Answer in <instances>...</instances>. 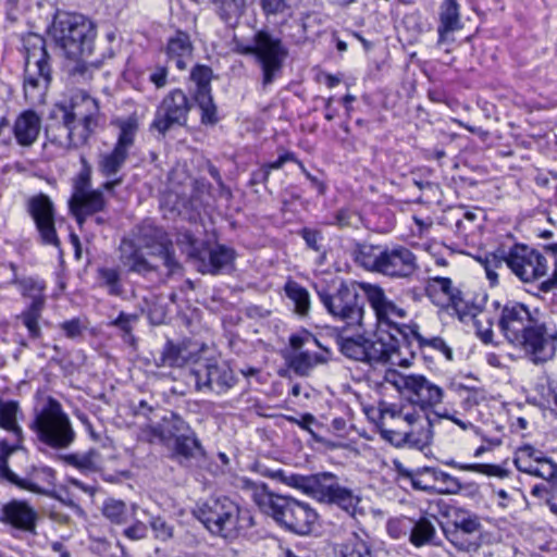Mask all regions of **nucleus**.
<instances>
[{
    "instance_id": "nucleus-1",
    "label": "nucleus",
    "mask_w": 557,
    "mask_h": 557,
    "mask_svg": "<svg viewBox=\"0 0 557 557\" xmlns=\"http://www.w3.org/2000/svg\"><path fill=\"white\" fill-rule=\"evenodd\" d=\"M401 338H398L394 333H379L375 341H364L363 338L345 339L342 343V354L351 360L375 364L386 363L398 357V364L401 367L410 366L407 356L413 358L416 350L413 349L414 343L418 349L431 347L435 350L443 352L447 360H453V350L440 336L425 338L419 333L418 324L413 323L411 326L401 329ZM401 333V331H399Z\"/></svg>"
},
{
    "instance_id": "nucleus-2",
    "label": "nucleus",
    "mask_w": 557,
    "mask_h": 557,
    "mask_svg": "<svg viewBox=\"0 0 557 557\" xmlns=\"http://www.w3.org/2000/svg\"><path fill=\"white\" fill-rule=\"evenodd\" d=\"M498 326L506 339L523 350L533 363H545L554 359L557 329L540 321L525 305L506 302L500 311Z\"/></svg>"
},
{
    "instance_id": "nucleus-3",
    "label": "nucleus",
    "mask_w": 557,
    "mask_h": 557,
    "mask_svg": "<svg viewBox=\"0 0 557 557\" xmlns=\"http://www.w3.org/2000/svg\"><path fill=\"white\" fill-rule=\"evenodd\" d=\"M57 116L65 123L62 134H54L51 126L48 129V140L62 148H78L87 144L90 135L98 125V101L87 94L73 97L71 103L57 104Z\"/></svg>"
},
{
    "instance_id": "nucleus-4",
    "label": "nucleus",
    "mask_w": 557,
    "mask_h": 557,
    "mask_svg": "<svg viewBox=\"0 0 557 557\" xmlns=\"http://www.w3.org/2000/svg\"><path fill=\"white\" fill-rule=\"evenodd\" d=\"M194 513L212 534L225 539H234L253 524L249 511L224 495H212L197 503Z\"/></svg>"
},
{
    "instance_id": "nucleus-5",
    "label": "nucleus",
    "mask_w": 557,
    "mask_h": 557,
    "mask_svg": "<svg viewBox=\"0 0 557 557\" xmlns=\"http://www.w3.org/2000/svg\"><path fill=\"white\" fill-rule=\"evenodd\" d=\"M49 33L67 58H88L92 54L97 30L87 16L57 11Z\"/></svg>"
},
{
    "instance_id": "nucleus-6",
    "label": "nucleus",
    "mask_w": 557,
    "mask_h": 557,
    "mask_svg": "<svg viewBox=\"0 0 557 557\" xmlns=\"http://www.w3.org/2000/svg\"><path fill=\"white\" fill-rule=\"evenodd\" d=\"M234 51L246 57H253L261 71V89L265 91L283 75L288 48L283 40L268 30L253 34L250 44L235 41Z\"/></svg>"
},
{
    "instance_id": "nucleus-7",
    "label": "nucleus",
    "mask_w": 557,
    "mask_h": 557,
    "mask_svg": "<svg viewBox=\"0 0 557 557\" xmlns=\"http://www.w3.org/2000/svg\"><path fill=\"white\" fill-rule=\"evenodd\" d=\"M252 497L262 512L296 534H308L317 519L308 505L270 490H253Z\"/></svg>"
},
{
    "instance_id": "nucleus-8",
    "label": "nucleus",
    "mask_w": 557,
    "mask_h": 557,
    "mask_svg": "<svg viewBox=\"0 0 557 557\" xmlns=\"http://www.w3.org/2000/svg\"><path fill=\"white\" fill-rule=\"evenodd\" d=\"M30 428L42 444L54 449L67 448L76 436L61 404L51 397L36 412Z\"/></svg>"
},
{
    "instance_id": "nucleus-9",
    "label": "nucleus",
    "mask_w": 557,
    "mask_h": 557,
    "mask_svg": "<svg viewBox=\"0 0 557 557\" xmlns=\"http://www.w3.org/2000/svg\"><path fill=\"white\" fill-rule=\"evenodd\" d=\"M314 288L326 311L335 319L347 325L362 326L367 297L366 294H359L354 284L342 281L333 289L324 284H315Z\"/></svg>"
},
{
    "instance_id": "nucleus-10",
    "label": "nucleus",
    "mask_w": 557,
    "mask_h": 557,
    "mask_svg": "<svg viewBox=\"0 0 557 557\" xmlns=\"http://www.w3.org/2000/svg\"><path fill=\"white\" fill-rule=\"evenodd\" d=\"M25 49L24 95L27 101L40 103L52 81L51 57L42 37H35Z\"/></svg>"
},
{
    "instance_id": "nucleus-11",
    "label": "nucleus",
    "mask_w": 557,
    "mask_h": 557,
    "mask_svg": "<svg viewBox=\"0 0 557 557\" xmlns=\"http://www.w3.org/2000/svg\"><path fill=\"white\" fill-rule=\"evenodd\" d=\"M360 286L363 293L366 294L367 301L370 304L371 308L375 312L379 329L371 336H366L364 334H356L352 336L345 335L344 333L338 334V336L336 337V343L338 345L341 352L342 343L345 339L363 338L364 341H375L379 333L382 332H392L395 335H397L398 338H401L403 332L400 333V330L398 329L411 326V324H399L393 321V318H405L406 311L405 309L398 307L393 300L388 299L384 289L381 286L370 283H362Z\"/></svg>"
},
{
    "instance_id": "nucleus-12",
    "label": "nucleus",
    "mask_w": 557,
    "mask_h": 557,
    "mask_svg": "<svg viewBox=\"0 0 557 557\" xmlns=\"http://www.w3.org/2000/svg\"><path fill=\"white\" fill-rule=\"evenodd\" d=\"M81 170L73 178L69 208L82 228L87 218L106 209L107 200L101 189H91L92 168L85 156H81Z\"/></svg>"
},
{
    "instance_id": "nucleus-13",
    "label": "nucleus",
    "mask_w": 557,
    "mask_h": 557,
    "mask_svg": "<svg viewBox=\"0 0 557 557\" xmlns=\"http://www.w3.org/2000/svg\"><path fill=\"white\" fill-rule=\"evenodd\" d=\"M445 539L459 553L475 552L480 541L490 539V530L482 524L481 518L470 511L458 509L451 520L442 524Z\"/></svg>"
},
{
    "instance_id": "nucleus-14",
    "label": "nucleus",
    "mask_w": 557,
    "mask_h": 557,
    "mask_svg": "<svg viewBox=\"0 0 557 557\" xmlns=\"http://www.w3.org/2000/svg\"><path fill=\"white\" fill-rule=\"evenodd\" d=\"M119 127V136L113 149L99 156L98 170L104 177H114L125 165L129 150L135 144V137L139 125L136 116H128L115 123Z\"/></svg>"
},
{
    "instance_id": "nucleus-15",
    "label": "nucleus",
    "mask_w": 557,
    "mask_h": 557,
    "mask_svg": "<svg viewBox=\"0 0 557 557\" xmlns=\"http://www.w3.org/2000/svg\"><path fill=\"white\" fill-rule=\"evenodd\" d=\"M129 240L146 249L150 256L161 258L169 271L174 272L178 269L180 264L175 259L173 242L163 227L157 226L151 221H144L133 232V237Z\"/></svg>"
},
{
    "instance_id": "nucleus-16",
    "label": "nucleus",
    "mask_w": 557,
    "mask_h": 557,
    "mask_svg": "<svg viewBox=\"0 0 557 557\" xmlns=\"http://www.w3.org/2000/svg\"><path fill=\"white\" fill-rule=\"evenodd\" d=\"M507 268L523 283H533L548 271L546 258L523 244H516L508 249Z\"/></svg>"
},
{
    "instance_id": "nucleus-17",
    "label": "nucleus",
    "mask_w": 557,
    "mask_h": 557,
    "mask_svg": "<svg viewBox=\"0 0 557 557\" xmlns=\"http://www.w3.org/2000/svg\"><path fill=\"white\" fill-rule=\"evenodd\" d=\"M191 109V103L182 89H173L161 101L156 110L151 129L162 136L175 126H184Z\"/></svg>"
},
{
    "instance_id": "nucleus-18",
    "label": "nucleus",
    "mask_w": 557,
    "mask_h": 557,
    "mask_svg": "<svg viewBox=\"0 0 557 557\" xmlns=\"http://www.w3.org/2000/svg\"><path fill=\"white\" fill-rule=\"evenodd\" d=\"M197 389L223 394L236 384L233 370L225 361L207 360L191 370Z\"/></svg>"
},
{
    "instance_id": "nucleus-19",
    "label": "nucleus",
    "mask_w": 557,
    "mask_h": 557,
    "mask_svg": "<svg viewBox=\"0 0 557 557\" xmlns=\"http://www.w3.org/2000/svg\"><path fill=\"white\" fill-rule=\"evenodd\" d=\"M38 511L26 500L12 499L0 505V522L17 532L37 534Z\"/></svg>"
},
{
    "instance_id": "nucleus-20",
    "label": "nucleus",
    "mask_w": 557,
    "mask_h": 557,
    "mask_svg": "<svg viewBox=\"0 0 557 557\" xmlns=\"http://www.w3.org/2000/svg\"><path fill=\"white\" fill-rule=\"evenodd\" d=\"M418 270L417 257L405 246H385L379 274L393 278L410 277Z\"/></svg>"
},
{
    "instance_id": "nucleus-21",
    "label": "nucleus",
    "mask_w": 557,
    "mask_h": 557,
    "mask_svg": "<svg viewBox=\"0 0 557 557\" xmlns=\"http://www.w3.org/2000/svg\"><path fill=\"white\" fill-rule=\"evenodd\" d=\"M28 211L35 221L42 244L60 247L61 242L54 226V208L48 196L40 195L29 200Z\"/></svg>"
},
{
    "instance_id": "nucleus-22",
    "label": "nucleus",
    "mask_w": 557,
    "mask_h": 557,
    "mask_svg": "<svg viewBox=\"0 0 557 557\" xmlns=\"http://www.w3.org/2000/svg\"><path fill=\"white\" fill-rule=\"evenodd\" d=\"M190 431L193 430L188 423L177 413L171 411L161 419V422L149 426L147 434L150 443L158 441L162 445L169 446L172 441H176Z\"/></svg>"
},
{
    "instance_id": "nucleus-23",
    "label": "nucleus",
    "mask_w": 557,
    "mask_h": 557,
    "mask_svg": "<svg viewBox=\"0 0 557 557\" xmlns=\"http://www.w3.org/2000/svg\"><path fill=\"white\" fill-rule=\"evenodd\" d=\"M26 288L29 290L37 292L32 296V302L27 306L25 310L18 315V319L22 321L23 325L27 329L28 335L32 338H39L41 336V330L38 324L39 319L41 318L42 310L45 308V296L44 289L45 284L42 282H35L29 280L26 283Z\"/></svg>"
},
{
    "instance_id": "nucleus-24",
    "label": "nucleus",
    "mask_w": 557,
    "mask_h": 557,
    "mask_svg": "<svg viewBox=\"0 0 557 557\" xmlns=\"http://www.w3.org/2000/svg\"><path fill=\"white\" fill-rule=\"evenodd\" d=\"M425 290L430 297H433L437 292L443 293L447 298V305L457 312L460 319L467 315H475V313L472 312L474 308L469 307L468 302L462 297V293L453 286V281L449 277L435 276L430 278Z\"/></svg>"
},
{
    "instance_id": "nucleus-25",
    "label": "nucleus",
    "mask_w": 557,
    "mask_h": 557,
    "mask_svg": "<svg viewBox=\"0 0 557 557\" xmlns=\"http://www.w3.org/2000/svg\"><path fill=\"white\" fill-rule=\"evenodd\" d=\"M443 397L444 391L442 387L428 380L424 375H414L408 394V399L412 405L425 411L441 404Z\"/></svg>"
},
{
    "instance_id": "nucleus-26",
    "label": "nucleus",
    "mask_w": 557,
    "mask_h": 557,
    "mask_svg": "<svg viewBox=\"0 0 557 557\" xmlns=\"http://www.w3.org/2000/svg\"><path fill=\"white\" fill-rule=\"evenodd\" d=\"M263 474L290 487H341L336 475L332 472H319L308 476L297 474L286 476L283 470H267Z\"/></svg>"
},
{
    "instance_id": "nucleus-27",
    "label": "nucleus",
    "mask_w": 557,
    "mask_h": 557,
    "mask_svg": "<svg viewBox=\"0 0 557 557\" xmlns=\"http://www.w3.org/2000/svg\"><path fill=\"white\" fill-rule=\"evenodd\" d=\"M119 259L128 273H136L145 276L156 270V268L144 256L143 248L126 237H124L120 243Z\"/></svg>"
},
{
    "instance_id": "nucleus-28",
    "label": "nucleus",
    "mask_w": 557,
    "mask_h": 557,
    "mask_svg": "<svg viewBox=\"0 0 557 557\" xmlns=\"http://www.w3.org/2000/svg\"><path fill=\"white\" fill-rule=\"evenodd\" d=\"M305 493L315 498L318 502L347 511L355 515L360 503V497L352 494L351 490H302Z\"/></svg>"
},
{
    "instance_id": "nucleus-29",
    "label": "nucleus",
    "mask_w": 557,
    "mask_h": 557,
    "mask_svg": "<svg viewBox=\"0 0 557 557\" xmlns=\"http://www.w3.org/2000/svg\"><path fill=\"white\" fill-rule=\"evenodd\" d=\"M194 46L190 36L183 30L177 29L169 37L165 48L168 59L174 62L175 66L183 71L191 61Z\"/></svg>"
},
{
    "instance_id": "nucleus-30",
    "label": "nucleus",
    "mask_w": 557,
    "mask_h": 557,
    "mask_svg": "<svg viewBox=\"0 0 557 557\" xmlns=\"http://www.w3.org/2000/svg\"><path fill=\"white\" fill-rule=\"evenodd\" d=\"M40 128V116L34 110H25L16 117L13 134L18 145L30 147L37 140Z\"/></svg>"
},
{
    "instance_id": "nucleus-31",
    "label": "nucleus",
    "mask_w": 557,
    "mask_h": 557,
    "mask_svg": "<svg viewBox=\"0 0 557 557\" xmlns=\"http://www.w3.org/2000/svg\"><path fill=\"white\" fill-rule=\"evenodd\" d=\"M385 246L356 242L351 257L354 262L367 271L377 273Z\"/></svg>"
},
{
    "instance_id": "nucleus-32",
    "label": "nucleus",
    "mask_w": 557,
    "mask_h": 557,
    "mask_svg": "<svg viewBox=\"0 0 557 557\" xmlns=\"http://www.w3.org/2000/svg\"><path fill=\"white\" fill-rule=\"evenodd\" d=\"M287 367L299 376H308L318 364H324L329 357L319 352L293 351L285 356Z\"/></svg>"
},
{
    "instance_id": "nucleus-33",
    "label": "nucleus",
    "mask_w": 557,
    "mask_h": 557,
    "mask_svg": "<svg viewBox=\"0 0 557 557\" xmlns=\"http://www.w3.org/2000/svg\"><path fill=\"white\" fill-rule=\"evenodd\" d=\"M21 447L22 442H17L15 437L11 444L5 440L0 441V483L14 484L17 487H39L36 483H26L21 480L8 466L10 455Z\"/></svg>"
},
{
    "instance_id": "nucleus-34",
    "label": "nucleus",
    "mask_w": 557,
    "mask_h": 557,
    "mask_svg": "<svg viewBox=\"0 0 557 557\" xmlns=\"http://www.w3.org/2000/svg\"><path fill=\"white\" fill-rule=\"evenodd\" d=\"M203 455L205 450L194 431L180 436L173 443L172 458L178 460L180 463L188 462L190 459H196Z\"/></svg>"
},
{
    "instance_id": "nucleus-35",
    "label": "nucleus",
    "mask_w": 557,
    "mask_h": 557,
    "mask_svg": "<svg viewBox=\"0 0 557 557\" xmlns=\"http://www.w3.org/2000/svg\"><path fill=\"white\" fill-rule=\"evenodd\" d=\"M190 359V352L185 343H174L168 339L156 359L157 367L181 368Z\"/></svg>"
},
{
    "instance_id": "nucleus-36",
    "label": "nucleus",
    "mask_w": 557,
    "mask_h": 557,
    "mask_svg": "<svg viewBox=\"0 0 557 557\" xmlns=\"http://www.w3.org/2000/svg\"><path fill=\"white\" fill-rule=\"evenodd\" d=\"M97 283L109 296L123 297L125 287L120 267H99L97 269Z\"/></svg>"
},
{
    "instance_id": "nucleus-37",
    "label": "nucleus",
    "mask_w": 557,
    "mask_h": 557,
    "mask_svg": "<svg viewBox=\"0 0 557 557\" xmlns=\"http://www.w3.org/2000/svg\"><path fill=\"white\" fill-rule=\"evenodd\" d=\"M236 257V252L233 248L225 245H215L208 252V262L203 263L206 270L203 272L210 274H219L224 270L232 267Z\"/></svg>"
},
{
    "instance_id": "nucleus-38",
    "label": "nucleus",
    "mask_w": 557,
    "mask_h": 557,
    "mask_svg": "<svg viewBox=\"0 0 557 557\" xmlns=\"http://www.w3.org/2000/svg\"><path fill=\"white\" fill-rule=\"evenodd\" d=\"M63 460L66 465L75 468L84 475L98 472L100 468V453L91 448L85 453H73L63 456Z\"/></svg>"
},
{
    "instance_id": "nucleus-39",
    "label": "nucleus",
    "mask_w": 557,
    "mask_h": 557,
    "mask_svg": "<svg viewBox=\"0 0 557 557\" xmlns=\"http://www.w3.org/2000/svg\"><path fill=\"white\" fill-rule=\"evenodd\" d=\"M333 555L334 557H374L368 542L356 533L345 542L336 544Z\"/></svg>"
},
{
    "instance_id": "nucleus-40",
    "label": "nucleus",
    "mask_w": 557,
    "mask_h": 557,
    "mask_svg": "<svg viewBox=\"0 0 557 557\" xmlns=\"http://www.w3.org/2000/svg\"><path fill=\"white\" fill-rule=\"evenodd\" d=\"M18 412L17 401L0 399V428L12 433L17 442H23V430L17 423Z\"/></svg>"
},
{
    "instance_id": "nucleus-41",
    "label": "nucleus",
    "mask_w": 557,
    "mask_h": 557,
    "mask_svg": "<svg viewBox=\"0 0 557 557\" xmlns=\"http://www.w3.org/2000/svg\"><path fill=\"white\" fill-rule=\"evenodd\" d=\"M136 509L135 505L128 509L122 500L109 499L103 504L102 513L112 523L125 524L134 519Z\"/></svg>"
},
{
    "instance_id": "nucleus-42",
    "label": "nucleus",
    "mask_w": 557,
    "mask_h": 557,
    "mask_svg": "<svg viewBox=\"0 0 557 557\" xmlns=\"http://www.w3.org/2000/svg\"><path fill=\"white\" fill-rule=\"evenodd\" d=\"M284 292L293 301L297 314L305 317L309 313L310 295L304 286L296 281L288 280L284 285Z\"/></svg>"
},
{
    "instance_id": "nucleus-43",
    "label": "nucleus",
    "mask_w": 557,
    "mask_h": 557,
    "mask_svg": "<svg viewBox=\"0 0 557 557\" xmlns=\"http://www.w3.org/2000/svg\"><path fill=\"white\" fill-rule=\"evenodd\" d=\"M436 530L432 522L425 518L418 521L412 520V528L409 532V541L416 547L435 544Z\"/></svg>"
},
{
    "instance_id": "nucleus-44",
    "label": "nucleus",
    "mask_w": 557,
    "mask_h": 557,
    "mask_svg": "<svg viewBox=\"0 0 557 557\" xmlns=\"http://www.w3.org/2000/svg\"><path fill=\"white\" fill-rule=\"evenodd\" d=\"M440 25H443V30H459L462 28L457 0H444L442 2L440 7Z\"/></svg>"
},
{
    "instance_id": "nucleus-45",
    "label": "nucleus",
    "mask_w": 557,
    "mask_h": 557,
    "mask_svg": "<svg viewBox=\"0 0 557 557\" xmlns=\"http://www.w3.org/2000/svg\"><path fill=\"white\" fill-rule=\"evenodd\" d=\"M218 15L226 24H234L244 13L246 0H213Z\"/></svg>"
},
{
    "instance_id": "nucleus-46",
    "label": "nucleus",
    "mask_w": 557,
    "mask_h": 557,
    "mask_svg": "<svg viewBox=\"0 0 557 557\" xmlns=\"http://www.w3.org/2000/svg\"><path fill=\"white\" fill-rule=\"evenodd\" d=\"M505 545L502 543L500 533L497 530H490L488 542L484 540L479 542L475 552L469 553L470 557H504L502 550Z\"/></svg>"
},
{
    "instance_id": "nucleus-47",
    "label": "nucleus",
    "mask_w": 557,
    "mask_h": 557,
    "mask_svg": "<svg viewBox=\"0 0 557 557\" xmlns=\"http://www.w3.org/2000/svg\"><path fill=\"white\" fill-rule=\"evenodd\" d=\"M213 71L205 64H196L190 72V79L195 83L196 88L194 96L212 94L211 81Z\"/></svg>"
},
{
    "instance_id": "nucleus-48",
    "label": "nucleus",
    "mask_w": 557,
    "mask_h": 557,
    "mask_svg": "<svg viewBox=\"0 0 557 557\" xmlns=\"http://www.w3.org/2000/svg\"><path fill=\"white\" fill-rule=\"evenodd\" d=\"M176 244L182 252L186 253L189 259L202 260V243L197 237H195L190 231L178 232Z\"/></svg>"
},
{
    "instance_id": "nucleus-49",
    "label": "nucleus",
    "mask_w": 557,
    "mask_h": 557,
    "mask_svg": "<svg viewBox=\"0 0 557 557\" xmlns=\"http://www.w3.org/2000/svg\"><path fill=\"white\" fill-rule=\"evenodd\" d=\"M194 100L201 111V123L203 125H215L219 122V116L212 94L194 96Z\"/></svg>"
},
{
    "instance_id": "nucleus-50",
    "label": "nucleus",
    "mask_w": 557,
    "mask_h": 557,
    "mask_svg": "<svg viewBox=\"0 0 557 557\" xmlns=\"http://www.w3.org/2000/svg\"><path fill=\"white\" fill-rule=\"evenodd\" d=\"M298 235L305 240L306 247L320 253V264H322L326 257V251L323 246V233L320 230L311 227H302L298 231Z\"/></svg>"
},
{
    "instance_id": "nucleus-51",
    "label": "nucleus",
    "mask_w": 557,
    "mask_h": 557,
    "mask_svg": "<svg viewBox=\"0 0 557 557\" xmlns=\"http://www.w3.org/2000/svg\"><path fill=\"white\" fill-rule=\"evenodd\" d=\"M507 251L505 248H499L496 251L486 255L482 260V264L486 272V277L492 285H495L498 280L496 269L502 267L503 263L507 264Z\"/></svg>"
},
{
    "instance_id": "nucleus-52",
    "label": "nucleus",
    "mask_w": 557,
    "mask_h": 557,
    "mask_svg": "<svg viewBox=\"0 0 557 557\" xmlns=\"http://www.w3.org/2000/svg\"><path fill=\"white\" fill-rule=\"evenodd\" d=\"M362 222L361 215L349 208H342L333 214L331 221L325 222L326 225L337 226L339 228L354 227L358 228Z\"/></svg>"
},
{
    "instance_id": "nucleus-53",
    "label": "nucleus",
    "mask_w": 557,
    "mask_h": 557,
    "mask_svg": "<svg viewBox=\"0 0 557 557\" xmlns=\"http://www.w3.org/2000/svg\"><path fill=\"white\" fill-rule=\"evenodd\" d=\"M260 7L267 18L271 16L289 18L293 15L289 0H260Z\"/></svg>"
},
{
    "instance_id": "nucleus-54",
    "label": "nucleus",
    "mask_w": 557,
    "mask_h": 557,
    "mask_svg": "<svg viewBox=\"0 0 557 557\" xmlns=\"http://www.w3.org/2000/svg\"><path fill=\"white\" fill-rule=\"evenodd\" d=\"M75 62L67 67L69 77L73 84H84L92 78V72L84 60L85 58H72Z\"/></svg>"
},
{
    "instance_id": "nucleus-55",
    "label": "nucleus",
    "mask_w": 557,
    "mask_h": 557,
    "mask_svg": "<svg viewBox=\"0 0 557 557\" xmlns=\"http://www.w3.org/2000/svg\"><path fill=\"white\" fill-rule=\"evenodd\" d=\"M533 475L557 482V463L546 457H535Z\"/></svg>"
},
{
    "instance_id": "nucleus-56",
    "label": "nucleus",
    "mask_w": 557,
    "mask_h": 557,
    "mask_svg": "<svg viewBox=\"0 0 557 557\" xmlns=\"http://www.w3.org/2000/svg\"><path fill=\"white\" fill-rule=\"evenodd\" d=\"M412 528V520L406 517L388 520L386 524L387 533L394 540H400L407 535Z\"/></svg>"
},
{
    "instance_id": "nucleus-57",
    "label": "nucleus",
    "mask_w": 557,
    "mask_h": 557,
    "mask_svg": "<svg viewBox=\"0 0 557 557\" xmlns=\"http://www.w3.org/2000/svg\"><path fill=\"white\" fill-rule=\"evenodd\" d=\"M149 524L154 533L156 539L160 541H166L172 537L173 528L165 521L164 518L160 516L151 517Z\"/></svg>"
},
{
    "instance_id": "nucleus-58",
    "label": "nucleus",
    "mask_w": 557,
    "mask_h": 557,
    "mask_svg": "<svg viewBox=\"0 0 557 557\" xmlns=\"http://www.w3.org/2000/svg\"><path fill=\"white\" fill-rule=\"evenodd\" d=\"M46 495L55 499L61 506H64L74 512L82 513L81 507L70 494L69 490H51Z\"/></svg>"
},
{
    "instance_id": "nucleus-59",
    "label": "nucleus",
    "mask_w": 557,
    "mask_h": 557,
    "mask_svg": "<svg viewBox=\"0 0 557 557\" xmlns=\"http://www.w3.org/2000/svg\"><path fill=\"white\" fill-rule=\"evenodd\" d=\"M414 375L416 374L404 375L397 371H392L386 374V381L393 384L400 393L408 395Z\"/></svg>"
},
{
    "instance_id": "nucleus-60",
    "label": "nucleus",
    "mask_w": 557,
    "mask_h": 557,
    "mask_svg": "<svg viewBox=\"0 0 557 557\" xmlns=\"http://www.w3.org/2000/svg\"><path fill=\"white\" fill-rule=\"evenodd\" d=\"M138 320V313H126L124 311H121L117 318L111 322V325L117 327L125 334L129 335L132 334L134 324H136Z\"/></svg>"
},
{
    "instance_id": "nucleus-61",
    "label": "nucleus",
    "mask_w": 557,
    "mask_h": 557,
    "mask_svg": "<svg viewBox=\"0 0 557 557\" xmlns=\"http://www.w3.org/2000/svg\"><path fill=\"white\" fill-rule=\"evenodd\" d=\"M541 395L546 405L557 416V384L548 380L546 385H541Z\"/></svg>"
},
{
    "instance_id": "nucleus-62",
    "label": "nucleus",
    "mask_w": 557,
    "mask_h": 557,
    "mask_svg": "<svg viewBox=\"0 0 557 557\" xmlns=\"http://www.w3.org/2000/svg\"><path fill=\"white\" fill-rule=\"evenodd\" d=\"M311 342H317V337L306 330L289 336V346L294 351H301V348Z\"/></svg>"
},
{
    "instance_id": "nucleus-63",
    "label": "nucleus",
    "mask_w": 557,
    "mask_h": 557,
    "mask_svg": "<svg viewBox=\"0 0 557 557\" xmlns=\"http://www.w3.org/2000/svg\"><path fill=\"white\" fill-rule=\"evenodd\" d=\"M60 327L64 332L65 336L72 339L81 336L83 332L81 320L78 318L64 321L60 324Z\"/></svg>"
},
{
    "instance_id": "nucleus-64",
    "label": "nucleus",
    "mask_w": 557,
    "mask_h": 557,
    "mask_svg": "<svg viewBox=\"0 0 557 557\" xmlns=\"http://www.w3.org/2000/svg\"><path fill=\"white\" fill-rule=\"evenodd\" d=\"M124 534L129 540H141L147 535V527L141 521H135L124 530Z\"/></svg>"
}]
</instances>
